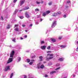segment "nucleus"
Returning a JSON list of instances; mask_svg holds the SVG:
<instances>
[{"instance_id":"1","label":"nucleus","mask_w":78,"mask_h":78,"mask_svg":"<svg viewBox=\"0 0 78 78\" xmlns=\"http://www.w3.org/2000/svg\"><path fill=\"white\" fill-rule=\"evenodd\" d=\"M14 53H15L14 51H12L11 52V54L10 55V58H9V60L7 62V64H9V63L13 61V60L12 59V58H13V56H14Z\"/></svg>"},{"instance_id":"2","label":"nucleus","mask_w":78,"mask_h":78,"mask_svg":"<svg viewBox=\"0 0 78 78\" xmlns=\"http://www.w3.org/2000/svg\"><path fill=\"white\" fill-rule=\"evenodd\" d=\"M56 21H54L52 24V25L51 26V28H54L55 27V25H56Z\"/></svg>"},{"instance_id":"3","label":"nucleus","mask_w":78,"mask_h":78,"mask_svg":"<svg viewBox=\"0 0 78 78\" xmlns=\"http://www.w3.org/2000/svg\"><path fill=\"white\" fill-rule=\"evenodd\" d=\"M20 2V5L22 6L25 2V0H21Z\"/></svg>"},{"instance_id":"4","label":"nucleus","mask_w":78,"mask_h":78,"mask_svg":"<svg viewBox=\"0 0 78 78\" xmlns=\"http://www.w3.org/2000/svg\"><path fill=\"white\" fill-rule=\"evenodd\" d=\"M10 66H7L5 67V71H8V70H9V69H10Z\"/></svg>"},{"instance_id":"5","label":"nucleus","mask_w":78,"mask_h":78,"mask_svg":"<svg viewBox=\"0 0 78 78\" xmlns=\"http://www.w3.org/2000/svg\"><path fill=\"white\" fill-rule=\"evenodd\" d=\"M51 41L53 42H56V40L53 38H51Z\"/></svg>"},{"instance_id":"6","label":"nucleus","mask_w":78,"mask_h":78,"mask_svg":"<svg viewBox=\"0 0 78 78\" xmlns=\"http://www.w3.org/2000/svg\"><path fill=\"white\" fill-rule=\"evenodd\" d=\"M25 16L27 18H29L30 17V15L28 14V12H26V13H25Z\"/></svg>"},{"instance_id":"7","label":"nucleus","mask_w":78,"mask_h":78,"mask_svg":"<svg viewBox=\"0 0 78 78\" xmlns=\"http://www.w3.org/2000/svg\"><path fill=\"white\" fill-rule=\"evenodd\" d=\"M46 46H41V48L42 50H44V49H45L46 48Z\"/></svg>"},{"instance_id":"8","label":"nucleus","mask_w":78,"mask_h":78,"mask_svg":"<svg viewBox=\"0 0 78 78\" xmlns=\"http://www.w3.org/2000/svg\"><path fill=\"white\" fill-rule=\"evenodd\" d=\"M30 9V8H29V7H26L24 8L23 9L24 10H27V9Z\"/></svg>"},{"instance_id":"9","label":"nucleus","mask_w":78,"mask_h":78,"mask_svg":"<svg viewBox=\"0 0 78 78\" xmlns=\"http://www.w3.org/2000/svg\"><path fill=\"white\" fill-rule=\"evenodd\" d=\"M44 67H45L44 66V65H41L40 66V68L41 69H43Z\"/></svg>"},{"instance_id":"10","label":"nucleus","mask_w":78,"mask_h":78,"mask_svg":"<svg viewBox=\"0 0 78 78\" xmlns=\"http://www.w3.org/2000/svg\"><path fill=\"white\" fill-rule=\"evenodd\" d=\"M56 73V71H53L51 72L50 73V75H52V74H53V73Z\"/></svg>"},{"instance_id":"11","label":"nucleus","mask_w":78,"mask_h":78,"mask_svg":"<svg viewBox=\"0 0 78 78\" xmlns=\"http://www.w3.org/2000/svg\"><path fill=\"white\" fill-rule=\"evenodd\" d=\"M60 47L61 48H66V46L64 45H60Z\"/></svg>"},{"instance_id":"12","label":"nucleus","mask_w":78,"mask_h":78,"mask_svg":"<svg viewBox=\"0 0 78 78\" xmlns=\"http://www.w3.org/2000/svg\"><path fill=\"white\" fill-rule=\"evenodd\" d=\"M39 58L40 61H42V58H43V57H42V56H40L39 57Z\"/></svg>"},{"instance_id":"13","label":"nucleus","mask_w":78,"mask_h":78,"mask_svg":"<svg viewBox=\"0 0 78 78\" xmlns=\"http://www.w3.org/2000/svg\"><path fill=\"white\" fill-rule=\"evenodd\" d=\"M40 66V63H39L37 64V67L38 69H39L41 68Z\"/></svg>"},{"instance_id":"14","label":"nucleus","mask_w":78,"mask_h":78,"mask_svg":"<svg viewBox=\"0 0 78 78\" xmlns=\"http://www.w3.org/2000/svg\"><path fill=\"white\" fill-rule=\"evenodd\" d=\"M17 59L18 61V62H19L21 60V58L20 57H18L17 58Z\"/></svg>"},{"instance_id":"15","label":"nucleus","mask_w":78,"mask_h":78,"mask_svg":"<svg viewBox=\"0 0 78 78\" xmlns=\"http://www.w3.org/2000/svg\"><path fill=\"white\" fill-rule=\"evenodd\" d=\"M58 60L60 61H62L64 60L62 58H60L58 59Z\"/></svg>"},{"instance_id":"16","label":"nucleus","mask_w":78,"mask_h":78,"mask_svg":"<svg viewBox=\"0 0 78 78\" xmlns=\"http://www.w3.org/2000/svg\"><path fill=\"white\" fill-rule=\"evenodd\" d=\"M26 61H27V62L29 63L30 62V59L29 58H27L26 59Z\"/></svg>"},{"instance_id":"17","label":"nucleus","mask_w":78,"mask_h":78,"mask_svg":"<svg viewBox=\"0 0 78 78\" xmlns=\"http://www.w3.org/2000/svg\"><path fill=\"white\" fill-rule=\"evenodd\" d=\"M46 14H47V13H46L45 12H44L42 14V16H43L45 17V16H46Z\"/></svg>"},{"instance_id":"18","label":"nucleus","mask_w":78,"mask_h":78,"mask_svg":"<svg viewBox=\"0 0 78 78\" xmlns=\"http://www.w3.org/2000/svg\"><path fill=\"white\" fill-rule=\"evenodd\" d=\"M10 28V25H9V24H8L7 27H6V28H7V29H9Z\"/></svg>"},{"instance_id":"19","label":"nucleus","mask_w":78,"mask_h":78,"mask_svg":"<svg viewBox=\"0 0 78 78\" xmlns=\"http://www.w3.org/2000/svg\"><path fill=\"white\" fill-rule=\"evenodd\" d=\"M15 30H16L17 32H18V31H19V28H18V27H17L15 29Z\"/></svg>"},{"instance_id":"20","label":"nucleus","mask_w":78,"mask_h":78,"mask_svg":"<svg viewBox=\"0 0 78 78\" xmlns=\"http://www.w3.org/2000/svg\"><path fill=\"white\" fill-rule=\"evenodd\" d=\"M13 75H14V73H12L11 74L10 78H12V76H13Z\"/></svg>"},{"instance_id":"21","label":"nucleus","mask_w":78,"mask_h":78,"mask_svg":"<svg viewBox=\"0 0 78 78\" xmlns=\"http://www.w3.org/2000/svg\"><path fill=\"white\" fill-rule=\"evenodd\" d=\"M61 14H62V13H61V12H58L56 13L57 14H59V15Z\"/></svg>"},{"instance_id":"22","label":"nucleus","mask_w":78,"mask_h":78,"mask_svg":"<svg viewBox=\"0 0 78 78\" xmlns=\"http://www.w3.org/2000/svg\"><path fill=\"white\" fill-rule=\"evenodd\" d=\"M35 11L36 12V11H39V9H35Z\"/></svg>"},{"instance_id":"23","label":"nucleus","mask_w":78,"mask_h":78,"mask_svg":"<svg viewBox=\"0 0 78 78\" xmlns=\"http://www.w3.org/2000/svg\"><path fill=\"white\" fill-rule=\"evenodd\" d=\"M51 48L50 46H49L47 48L48 50H50Z\"/></svg>"},{"instance_id":"24","label":"nucleus","mask_w":78,"mask_h":78,"mask_svg":"<svg viewBox=\"0 0 78 78\" xmlns=\"http://www.w3.org/2000/svg\"><path fill=\"white\" fill-rule=\"evenodd\" d=\"M33 64V62H31L29 63V65H32Z\"/></svg>"},{"instance_id":"25","label":"nucleus","mask_w":78,"mask_h":78,"mask_svg":"<svg viewBox=\"0 0 78 78\" xmlns=\"http://www.w3.org/2000/svg\"><path fill=\"white\" fill-rule=\"evenodd\" d=\"M71 3L70 1H67L66 2V3Z\"/></svg>"},{"instance_id":"26","label":"nucleus","mask_w":78,"mask_h":78,"mask_svg":"<svg viewBox=\"0 0 78 78\" xmlns=\"http://www.w3.org/2000/svg\"><path fill=\"white\" fill-rule=\"evenodd\" d=\"M50 12V11H46V13L47 14H49Z\"/></svg>"},{"instance_id":"27","label":"nucleus","mask_w":78,"mask_h":78,"mask_svg":"<svg viewBox=\"0 0 78 78\" xmlns=\"http://www.w3.org/2000/svg\"><path fill=\"white\" fill-rule=\"evenodd\" d=\"M41 44H44L45 43V42L44 41H42L41 42Z\"/></svg>"},{"instance_id":"28","label":"nucleus","mask_w":78,"mask_h":78,"mask_svg":"<svg viewBox=\"0 0 78 78\" xmlns=\"http://www.w3.org/2000/svg\"><path fill=\"white\" fill-rule=\"evenodd\" d=\"M12 41L14 42H16V39L14 38L13 40H12Z\"/></svg>"},{"instance_id":"29","label":"nucleus","mask_w":78,"mask_h":78,"mask_svg":"<svg viewBox=\"0 0 78 78\" xmlns=\"http://www.w3.org/2000/svg\"><path fill=\"white\" fill-rule=\"evenodd\" d=\"M61 68L60 67H58L57 68H56V69H55V70H59V69H60V68Z\"/></svg>"},{"instance_id":"30","label":"nucleus","mask_w":78,"mask_h":78,"mask_svg":"<svg viewBox=\"0 0 78 78\" xmlns=\"http://www.w3.org/2000/svg\"><path fill=\"white\" fill-rule=\"evenodd\" d=\"M23 17V16H20V19H22Z\"/></svg>"},{"instance_id":"31","label":"nucleus","mask_w":78,"mask_h":78,"mask_svg":"<svg viewBox=\"0 0 78 78\" xmlns=\"http://www.w3.org/2000/svg\"><path fill=\"white\" fill-rule=\"evenodd\" d=\"M53 58V57H50L48 59H51Z\"/></svg>"},{"instance_id":"32","label":"nucleus","mask_w":78,"mask_h":78,"mask_svg":"<svg viewBox=\"0 0 78 78\" xmlns=\"http://www.w3.org/2000/svg\"><path fill=\"white\" fill-rule=\"evenodd\" d=\"M52 4V2H51L49 3L48 5H51Z\"/></svg>"},{"instance_id":"33","label":"nucleus","mask_w":78,"mask_h":78,"mask_svg":"<svg viewBox=\"0 0 78 78\" xmlns=\"http://www.w3.org/2000/svg\"><path fill=\"white\" fill-rule=\"evenodd\" d=\"M62 37H58V39H62Z\"/></svg>"},{"instance_id":"34","label":"nucleus","mask_w":78,"mask_h":78,"mask_svg":"<svg viewBox=\"0 0 78 78\" xmlns=\"http://www.w3.org/2000/svg\"><path fill=\"white\" fill-rule=\"evenodd\" d=\"M41 3V4H43L44 3V1H42L40 2Z\"/></svg>"},{"instance_id":"35","label":"nucleus","mask_w":78,"mask_h":78,"mask_svg":"<svg viewBox=\"0 0 78 78\" xmlns=\"http://www.w3.org/2000/svg\"><path fill=\"white\" fill-rule=\"evenodd\" d=\"M49 56H53V54H50Z\"/></svg>"},{"instance_id":"36","label":"nucleus","mask_w":78,"mask_h":78,"mask_svg":"<svg viewBox=\"0 0 78 78\" xmlns=\"http://www.w3.org/2000/svg\"><path fill=\"white\" fill-rule=\"evenodd\" d=\"M36 3L37 4H40V2H37Z\"/></svg>"},{"instance_id":"37","label":"nucleus","mask_w":78,"mask_h":78,"mask_svg":"<svg viewBox=\"0 0 78 78\" xmlns=\"http://www.w3.org/2000/svg\"><path fill=\"white\" fill-rule=\"evenodd\" d=\"M1 20H4V19H3V16H1Z\"/></svg>"},{"instance_id":"38","label":"nucleus","mask_w":78,"mask_h":78,"mask_svg":"<svg viewBox=\"0 0 78 78\" xmlns=\"http://www.w3.org/2000/svg\"><path fill=\"white\" fill-rule=\"evenodd\" d=\"M19 25L18 24H16L15 25V27H18Z\"/></svg>"},{"instance_id":"39","label":"nucleus","mask_w":78,"mask_h":78,"mask_svg":"<svg viewBox=\"0 0 78 78\" xmlns=\"http://www.w3.org/2000/svg\"><path fill=\"white\" fill-rule=\"evenodd\" d=\"M17 0H13V2L14 3H16V2H17Z\"/></svg>"},{"instance_id":"40","label":"nucleus","mask_w":78,"mask_h":78,"mask_svg":"<svg viewBox=\"0 0 78 78\" xmlns=\"http://www.w3.org/2000/svg\"><path fill=\"white\" fill-rule=\"evenodd\" d=\"M63 17H64V18H66V15H64L63 16Z\"/></svg>"},{"instance_id":"41","label":"nucleus","mask_w":78,"mask_h":78,"mask_svg":"<svg viewBox=\"0 0 78 78\" xmlns=\"http://www.w3.org/2000/svg\"><path fill=\"white\" fill-rule=\"evenodd\" d=\"M32 26H33V24H30V25L29 27H32Z\"/></svg>"},{"instance_id":"42","label":"nucleus","mask_w":78,"mask_h":78,"mask_svg":"<svg viewBox=\"0 0 78 78\" xmlns=\"http://www.w3.org/2000/svg\"><path fill=\"white\" fill-rule=\"evenodd\" d=\"M25 26H26V25H22V27H25Z\"/></svg>"},{"instance_id":"43","label":"nucleus","mask_w":78,"mask_h":78,"mask_svg":"<svg viewBox=\"0 0 78 78\" xmlns=\"http://www.w3.org/2000/svg\"><path fill=\"white\" fill-rule=\"evenodd\" d=\"M50 52H51V51H48L46 52V53H50Z\"/></svg>"},{"instance_id":"44","label":"nucleus","mask_w":78,"mask_h":78,"mask_svg":"<svg viewBox=\"0 0 78 78\" xmlns=\"http://www.w3.org/2000/svg\"><path fill=\"white\" fill-rule=\"evenodd\" d=\"M23 11L22 9H21V10H19V12H21V11Z\"/></svg>"},{"instance_id":"45","label":"nucleus","mask_w":78,"mask_h":78,"mask_svg":"<svg viewBox=\"0 0 78 78\" xmlns=\"http://www.w3.org/2000/svg\"><path fill=\"white\" fill-rule=\"evenodd\" d=\"M31 61H32V62H34V59L31 60Z\"/></svg>"},{"instance_id":"46","label":"nucleus","mask_w":78,"mask_h":78,"mask_svg":"<svg viewBox=\"0 0 78 78\" xmlns=\"http://www.w3.org/2000/svg\"><path fill=\"white\" fill-rule=\"evenodd\" d=\"M47 76H48V75H47L45 74V77H47Z\"/></svg>"},{"instance_id":"47","label":"nucleus","mask_w":78,"mask_h":78,"mask_svg":"<svg viewBox=\"0 0 78 78\" xmlns=\"http://www.w3.org/2000/svg\"><path fill=\"white\" fill-rule=\"evenodd\" d=\"M24 37H25L26 38H27V36L25 35L24 36Z\"/></svg>"},{"instance_id":"48","label":"nucleus","mask_w":78,"mask_h":78,"mask_svg":"<svg viewBox=\"0 0 78 78\" xmlns=\"http://www.w3.org/2000/svg\"><path fill=\"white\" fill-rule=\"evenodd\" d=\"M24 78H27L26 76H24Z\"/></svg>"},{"instance_id":"49","label":"nucleus","mask_w":78,"mask_h":78,"mask_svg":"<svg viewBox=\"0 0 78 78\" xmlns=\"http://www.w3.org/2000/svg\"><path fill=\"white\" fill-rule=\"evenodd\" d=\"M20 39L21 40H22L23 39V38L22 37H20Z\"/></svg>"},{"instance_id":"50","label":"nucleus","mask_w":78,"mask_h":78,"mask_svg":"<svg viewBox=\"0 0 78 78\" xmlns=\"http://www.w3.org/2000/svg\"><path fill=\"white\" fill-rule=\"evenodd\" d=\"M33 57H34V58H35L36 57V55H34Z\"/></svg>"},{"instance_id":"51","label":"nucleus","mask_w":78,"mask_h":78,"mask_svg":"<svg viewBox=\"0 0 78 78\" xmlns=\"http://www.w3.org/2000/svg\"><path fill=\"white\" fill-rule=\"evenodd\" d=\"M36 24H38L39 23H38V22H36Z\"/></svg>"},{"instance_id":"52","label":"nucleus","mask_w":78,"mask_h":78,"mask_svg":"<svg viewBox=\"0 0 78 78\" xmlns=\"http://www.w3.org/2000/svg\"><path fill=\"white\" fill-rule=\"evenodd\" d=\"M34 58V57L33 56H32L31 57V58Z\"/></svg>"},{"instance_id":"53","label":"nucleus","mask_w":78,"mask_h":78,"mask_svg":"<svg viewBox=\"0 0 78 78\" xmlns=\"http://www.w3.org/2000/svg\"><path fill=\"white\" fill-rule=\"evenodd\" d=\"M76 76L75 75H73V76L74 77H75Z\"/></svg>"},{"instance_id":"54","label":"nucleus","mask_w":78,"mask_h":78,"mask_svg":"<svg viewBox=\"0 0 78 78\" xmlns=\"http://www.w3.org/2000/svg\"><path fill=\"white\" fill-rule=\"evenodd\" d=\"M40 20H41V21H42V19H40Z\"/></svg>"},{"instance_id":"55","label":"nucleus","mask_w":78,"mask_h":78,"mask_svg":"<svg viewBox=\"0 0 78 78\" xmlns=\"http://www.w3.org/2000/svg\"><path fill=\"white\" fill-rule=\"evenodd\" d=\"M50 54H48L47 55V56H48V55H50Z\"/></svg>"},{"instance_id":"56","label":"nucleus","mask_w":78,"mask_h":78,"mask_svg":"<svg viewBox=\"0 0 78 78\" xmlns=\"http://www.w3.org/2000/svg\"><path fill=\"white\" fill-rule=\"evenodd\" d=\"M25 31H26V32H27L28 31V30H25Z\"/></svg>"},{"instance_id":"57","label":"nucleus","mask_w":78,"mask_h":78,"mask_svg":"<svg viewBox=\"0 0 78 78\" xmlns=\"http://www.w3.org/2000/svg\"><path fill=\"white\" fill-rule=\"evenodd\" d=\"M76 43H77V44H78V41H77L76 42Z\"/></svg>"},{"instance_id":"58","label":"nucleus","mask_w":78,"mask_h":78,"mask_svg":"<svg viewBox=\"0 0 78 78\" xmlns=\"http://www.w3.org/2000/svg\"><path fill=\"white\" fill-rule=\"evenodd\" d=\"M68 7H68V6H67L66 7V8H68Z\"/></svg>"},{"instance_id":"59","label":"nucleus","mask_w":78,"mask_h":78,"mask_svg":"<svg viewBox=\"0 0 78 78\" xmlns=\"http://www.w3.org/2000/svg\"><path fill=\"white\" fill-rule=\"evenodd\" d=\"M67 78V77H64V78Z\"/></svg>"}]
</instances>
